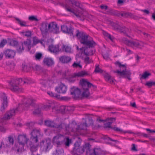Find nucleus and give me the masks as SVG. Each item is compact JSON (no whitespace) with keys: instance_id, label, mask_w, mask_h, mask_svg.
Returning a JSON list of instances; mask_svg holds the SVG:
<instances>
[{"instance_id":"obj_58","label":"nucleus","mask_w":155,"mask_h":155,"mask_svg":"<svg viewBox=\"0 0 155 155\" xmlns=\"http://www.w3.org/2000/svg\"><path fill=\"white\" fill-rule=\"evenodd\" d=\"M87 123L88 124V127L90 125H93V121L92 119L89 118L88 119V120L87 121Z\"/></svg>"},{"instance_id":"obj_7","label":"nucleus","mask_w":155,"mask_h":155,"mask_svg":"<svg viewBox=\"0 0 155 155\" xmlns=\"http://www.w3.org/2000/svg\"><path fill=\"white\" fill-rule=\"evenodd\" d=\"M116 65L118 66L120 68V70H117L114 71V73H117L121 76H123L124 75L127 76V78L129 80H130L131 78H130V76L131 74V73L130 71L127 70L126 64H122L121 63L117 61L115 63Z\"/></svg>"},{"instance_id":"obj_39","label":"nucleus","mask_w":155,"mask_h":155,"mask_svg":"<svg viewBox=\"0 0 155 155\" xmlns=\"http://www.w3.org/2000/svg\"><path fill=\"white\" fill-rule=\"evenodd\" d=\"M47 93L51 97H55L57 98H59L60 97V95L57 94H56L54 93L51 91H48Z\"/></svg>"},{"instance_id":"obj_47","label":"nucleus","mask_w":155,"mask_h":155,"mask_svg":"<svg viewBox=\"0 0 155 155\" xmlns=\"http://www.w3.org/2000/svg\"><path fill=\"white\" fill-rule=\"evenodd\" d=\"M145 85L148 86L149 87H152L153 85H155V82H147L145 84Z\"/></svg>"},{"instance_id":"obj_4","label":"nucleus","mask_w":155,"mask_h":155,"mask_svg":"<svg viewBox=\"0 0 155 155\" xmlns=\"http://www.w3.org/2000/svg\"><path fill=\"white\" fill-rule=\"evenodd\" d=\"M44 122L45 125L47 127L55 128L59 131L64 129L66 130L70 129L69 126L63 122L61 121L59 123H58L55 122L54 120H45Z\"/></svg>"},{"instance_id":"obj_60","label":"nucleus","mask_w":155,"mask_h":155,"mask_svg":"<svg viewBox=\"0 0 155 155\" xmlns=\"http://www.w3.org/2000/svg\"><path fill=\"white\" fill-rule=\"evenodd\" d=\"M108 119L110 120V121L107 122L109 124H110V125L112 124L113 121H115L116 120V118L115 117H111L110 118H108Z\"/></svg>"},{"instance_id":"obj_22","label":"nucleus","mask_w":155,"mask_h":155,"mask_svg":"<svg viewBox=\"0 0 155 155\" xmlns=\"http://www.w3.org/2000/svg\"><path fill=\"white\" fill-rule=\"evenodd\" d=\"M71 60V58L69 56H62L59 58V61L64 64H67L70 62Z\"/></svg>"},{"instance_id":"obj_13","label":"nucleus","mask_w":155,"mask_h":155,"mask_svg":"<svg viewBox=\"0 0 155 155\" xmlns=\"http://www.w3.org/2000/svg\"><path fill=\"white\" fill-rule=\"evenodd\" d=\"M31 137L30 138V140L28 141V143L31 142V143H35L38 142V137L40 135L39 130L34 129L31 133Z\"/></svg>"},{"instance_id":"obj_46","label":"nucleus","mask_w":155,"mask_h":155,"mask_svg":"<svg viewBox=\"0 0 155 155\" xmlns=\"http://www.w3.org/2000/svg\"><path fill=\"white\" fill-rule=\"evenodd\" d=\"M103 34L105 36H106L108 37L110 39L111 41H112L114 38L113 36H111L110 34L108 33L107 32L105 31H104L103 32Z\"/></svg>"},{"instance_id":"obj_26","label":"nucleus","mask_w":155,"mask_h":155,"mask_svg":"<svg viewBox=\"0 0 155 155\" xmlns=\"http://www.w3.org/2000/svg\"><path fill=\"white\" fill-rule=\"evenodd\" d=\"M49 50L51 52L56 53L59 51V45H51L49 46Z\"/></svg>"},{"instance_id":"obj_59","label":"nucleus","mask_w":155,"mask_h":155,"mask_svg":"<svg viewBox=\"0 0 155 155\" xmlns=\"http://www.w3.org/2000/svg\"><path fill=\"white\" fill-rule=\"evenodd\" d=\"M112 129H113L115 131L117 132H119L121 133H123L124 132V131L122 130L118 127H113Z\"/></svg>"},{"instance_id":"obj_35","label":"nucleus","mask_w":155,"mask_h":155,"mask_svg":"<svg viewBox=\"0 0 155 155\" xmlns=\"http://www.w3.org/2000/svg\"><path fill=\"white\" fill-rule=\"evenodd\" d=\"M16 20L18 21V23L21 26H27L28 25H26L27 23L26 21H22L21 20L18 18H17L15 19Z\"/></svg>"},{"instance_id":"obj_34","label":"nucleus","mask_w":155,"mask_h":155,"mask_svg":"<svg viewBox=\"0 0 155 155\" xmlns=\"http://www.w3.org/2000/svg\"><path fill=\"white\" fill-rule=\"evenodd\" d=\"M9 143H8V141L7 140H5V142H2L1 143H0V150L2 145L3 146V147L4 148H7L9 147Z\"/></svg>"},{"instance_id":"obj_23","label":"nucleus","mask_w":155,"mask_h":155,"mask_svg":"<svg viewBox=\"0 0 155 155\" xmlns=\"http://www.w3.org/2000/svg\"><path fill=\"white\" fill-rule=\"evenodd\" d=\"M7 97L4 96L3 97V102L1 107V111L2 112H4L5 109L7 108Z\"/></svg>"},{"instance_id":"obj_56","label":"nucleus","mask_w":155,"mask_h":155,"mask_svg":"<svg viewBox=\"0 0 155 155\" xmlns=\"http://www.w3.org/2000/svg\"><path fill=\"white\" fill-rule=\"evenodd\" d=\"M34 124L33 122H31L28 123L26 124L27 126L30 129H31L33 128L34 126Z\"/></svg>"},{"instance_id":"obj_49","label":"nucleus","mask_w":155,"mask_h":155,"mask_svg":"<svg viewBox=\"0 0 155 155\" xmlns=\"http://www.w3.org/2000/svg\"><path fill=\"white\" fill-rule=\"evenodd\" d=\"M42 57V54L40 53H36L35 54V58L36 60H40Z\"/></svg>"},{"instance_id":"obj_52","label":"nucleus","mask_w":155,"mask_h":155,"mask_svg":"<svg viewBox=\"0 0 155 155\" xmlns=\"http://www.w3.org/2000/svg\"><path fill=\"white\" fill-rule=\"evenodd\" d=\"M28 19L31 21H38V19L37 18L34 16H29L28 18Z\"/></svg>"},{"instance_id":"obj_44","label":"nucleus","mask_w":155,"mask_h":155,"mask_svg":"<svg viewBox=\"0 0 155 155\" xmlns=\"http://www.w3.org/2000/svg\"><path fill=\"white\" fill-rule=\"evenodd\" d=\"M23 35L27 37H30L31 35V31H28L22 32Z\"/></svg>"},{"instance_id":"obj_55","label":"nucleus","mask_w":155,"mask_h":155,"mask_svg":"<svg viewBox=\"0 0 155 155\" xmlns=\"http://www.w3.org/2000/svg\"><path fill=\"white\" fill-rule=\"evenodd\" d=\"M40 109L38 107L33 112V113L34 114L37 115L40 114Z\"/></svg>"},{"instance_id":"obj_3","label":"nucleus","mask_w":155,"mask_h":155,"mask_svg":"<svg viewBox=\"0 0 155 155\" xmlns=\"http://www.w3.org/2000/svg\"><path fill=\"white\" fill-rule=\"evenodd\" d=\"M35 104V100L32 98H24L23 103L21 104H19L18 107L15 109H13L10 110L7 112L5 114L3 118L5 120L10 119L12 117L15 115V113L18 111V109H20L21 107H23L24 109H26L30 106H34Z\"/></svg>"},{"instance_id":"obj_8","label":"nucleus","mask_w":155,"mask_h":155,"mask_svg":"<svg viewBox=\"0 0 155 155\" xmlns=\"http://www.w3.org/2000/svg\"><path fill=\"white\" fill-rule=\"evenodd\" d=\"M83 120L84 121L82 122L80 125L78 126L75 122H73L70 125V128L72 131L80 132L81 130H86L87 128L88 127V124L87 121L84 118Z\"/></svg>"},{"instance_id":"obj_15","label":"nucleus","mask_w":155,"mask_h":155,"mask_svg":"<svg viewBox=\"0 0 155 155\" xmlns=\"http://www.w3.org/2000/svg\"><path fill=\"white\" fill-rule=\"evenodd\" d=\"M48 28L50 32L55 34L59 33V28L55 22H53L49 23Z\"/></svg>"},{"instance_id":"obj_48","label":"nucleus","mask_w":155,"mask_h":155,"mask_svg":"<svg viewBox=\"0 0 155 155\" xmlns=\"http://www.w3.org/2000/svg\"><path fill=\"white\" fill-rule=\"evenodd\" d=\"M72 4V5H75L76 6L79 8H81V5L80 2L79 1H76L74 0V3Z\"/></svg>"},{"instance_id":"obj_24","label":"nucleus","mask_w":155,"mask_h":155,"mask_svg":"<svg viewBox=\"0 0 155 155\" xmlns=\"http://www.w3.org/2000/svg\"><path fill=\"white\" fill-rule=\"evenodd\" d=\"M4 54L5 56L8 58L14 57L15 55V51L13 50L7 49L5 51Z\"/></svg>"},{"instance_id":"obj_37","label":"nucleus","mask_w":155,"mask_h":155,"mask_svg":"<svg viewBox=\"0 0 155 155\" xmlns=\"http://www.w3.org/2000/svg\"><path fill=\"white\" fill-rule=\"evenodd\" d=\"M31 67L30 65L23 64L22 70L24 72H28L30 71Z\"/></svg>"},{"instance_id":"obj_36","label":"nucleus","mask_w":155,"mask_h":155,"mask_svg":"<svg viewBox=\"0 0 155 155\" xmlns=\"http://www.w3.org/2000/svg\"><path fill=\"white\" fill-rule=\"evenodd\" d=\"M34 144L33 143H31L30 142V143H28V146H29L30 147L31 150L32 152L35 151L37 150V146H35Z\"/></svg>"},{"instance_id":"obj_33","label":"nucleus","mask_w":155,"mask_h":155,"mask_svg":"<svg viewBox=\"0 0 155 155\" xmlns=\"http://www.w3.org/2000/svg\"><path fill=\"white\" fill-rule=\"evenodd\" d=\"M64 140V145H65L66 147H69L70 144L72 143V140L68 137H67Z\"/></svg>"},{"instance_id":"obj_2","label":"nucleus","mask_w":155,"mask_h":155,"mask_svg":"<svg viewBox=\"0 0 155 155\" xmlns=\"http://www.w3.org/2000/svg\"><path fill=\"white\" fill-rule=\"evenodd\" d=\"M80 84L83 91L82 94H81L80 89L74 87H71L70 91L71 94L73 95V98L75 100H77L80 98L81 96L82 97H88L90 95V93L89 91V88L91 87L94 88H96L97 87L96 86L88 81L87 79L84 78L80 80Z\"/></svg>"},{"instance_id":"obj_19","label":"nucleus","mask_w":155,"mask_h":155,"mask_svg":"<svg viewBox=\"0 0 155 155\" xmlns=\"http://www.w3.org/2000/svg\"><path fill=\"white\" fill-rule=\"evenodd\" d=\"M61 6L63 8H64L67 11L73 13L77 18H79L81 17L80 15L75 12L74 10L71 9L70 6L68 4H61Z\"/></svg>"},{"instance_id":"obj_42","label":"nucleus","mask_w":155,"mask_h":155,"mask_svg":"<svg viewBox=\"0 0 155 155\" xmlns=\"http://www.w3.org/2000/svg\"><path fill=\"white\" fill-rule=\"evenodd\" d=\"M120 15H121L122 17H123L125 18H127L129 16H130L131 15V14H130L128 12H123L121 13H120Z\"/></svg>"},{"instance_id":"obj_1","label":"nucleus","mask_w":155,"mask_h":155,"mask_svg":"<svg viewBox=\"0 0 155 155\" xmlns=\"http://www.w3.org/2000/svg\"><path fill=\"white\" fill-rule=\"evenodd\" d=\"M74 147L72 150V153L74 155H81L86 150V155H105L107 152L102 150L100 148H91L89 143H87L83 146H80V143L78 142L74 144Z\"/></svg>"},{"instance_id":"obj_18","label":"nucleus","mask_w":155,"mask_h":155,"mask_svg":"<svg viewBox=\"0 0 155 155\" xmlns=\"http://www.w3.org/2000/svg\"><path fill=\"white\" fill-rule=\"evenodd\" d=\"M67 89V87L64 84L61 83L56 87L55 90L58 93L64 94L66 92Z\"/></svg>"},{"instance_id":"obj_27","label":"nucleus","mask_w":155,"mask_h":155,"mask_svg":"<svg viewBox=\"0 0 155 155\" xmlns=\"http://www.w3.org/2000/svg\"><path fill=\"white\" fill-rule=\"evenodd\" d=\"M87 47H82L79 48L80 50L82 51V53H84V55L86 56H88L89 55H92L93 54V51L92 50L91 51V52L90 51L88 52Z\"/></svg>"},{"instance_id":"obj_30","label":"nucleus","mask_w":155,"mask_h":155,"mask_svg":"<svg viewBox=\"0 0 155 155\" xmlns=\"http://www.w3.org/2000/svg\"><path fill=\"white\" fill-rule=\"evenodd\" d=\"M23 43V45H24L27 47L28 49V51H29L31 48V41L30 39H27L25 41H24Z\"/></svg>"},{"instance_id":"obj_12","label":"nucleus","mask_w":155,"mask_h":155,"mask_svg":"<svg viewBox=\"0 0 155 155\" xmlns=\"http://www.w3.org/2000/svg\"><path fill=\"white\" fill-rule=\"evenodd\" d=\"M76 36L81 43L84 45L87 41L89 35L85 32L82 31H80L78 30H76Z\"/></svg>"},{"instance_id":"obj_54","label":"nucleus","mask_w":155,"mask_h":155,"mask_svg":"<svg viewBox=\"0 0 155 155\" xmlns=\"http://www.w3.org/2000/svg\"><path fill=\"white\" fill-rule=\"evenodd\" d=\"M40 40H38L36 37H34L33 38V44L34 45H36L37 44L39 43Z\"/></svg>"},{"instance_id":"obj_6","label":"nucleus","mask_w":155,"mask_h":155,"mask_svg":"<svg viewBox=\"0 0 155 155\" xmlns=\"http://www.w3.org/2000/svg\"><path fill=\"white\" fill-rule=\"evenodd\" d=\"M28 83L26 81H23L22 78L14 79L10 81V89L12 91L20 92L22 91V89L18 86L19 84Z\"/></svg>"},{"instance_id":"obj_28","label":"nucleus","mask_w":155,"mask_h":155,"mask_svg":"<svg viewBox=\"0 0 155 155\" xmlns=\"http://www.w3.org/2000/svg\"><path fill=\"white\" fill-rule=\"evenodd\" d=\"M84 45L88 46L89 48H92L96 45V44L93 40H88Z\"/></svg>"},{"instance_id":"obj_31","label":"nucleus","mask_w":155,"mask_h":155,"mask_svg":"<svg viewBox=\"0 0 155 155\" xmlns=\"http://www.w3.org/2000/svg\"><path fill=\"white\" fill-rule=\"evenodd\" d=\"M16 50L18 53H21L24 50V47L22 42L19 43L16 47Z\"/></svg>"},{"instance_id":"obj_45","label":"nucleus","mask_w":155,"mask_h":155,"mask_svg":"<svg viewBox=\"0 0 155 155\" xmlns=\"http://www.w3.org/2000/svg\"><path fill=\"white\" fill-rule=\"evenodd\" d=\"M86 56V57L84 59V61L87 64H88L91 63L93 62V61L91 60L89 58Z\"/></svg>"},{"instance_id":"obj_57","label":"nucleus","mask_w":155,"mask_h":155,"mask_svg":"<svg viewBox=\"0 0 155 155\" xmlns=\"http://www.w3.org/2000/svg\"><path fill=\"white\" fill-rule=\"evenodd\" d=\"M104 127L105 129L108 128L112 129L113 128V127L110 125V124H109L108 122H107L104 124Z\"/></svg>"},{"instance_id":"obj_11","label":"nucleus","mask_w":155,"mask_h":155,"mask_svg":"<svg viewBox=\"0 0 155 155\" xmlns=\"http://www.w3.org/2000/svg\"><path fill=\"white\" fill-rule=\"evenodd\" d=\"M39 146L41 151L46 152L49 150L51 148V140L49 139H45L41 140Z\"/></svg>"},{"instance_id":"obj_50","label":"nucleus","mask_w":155,"mask_h":155,"mask_svg":"<svg viewBox=\"0 0 155 155\" xmlns=\"http://www.w3.org/2000/svg\"><path fill=\"white\" fill-rule=\"evenodd\" d=\"M7 43V41L6 39H3L1 41L0 43V48L3 47Z\"/></svg>"},{"instance_id":"obj_20","label":"nucleus","mask_w":155,"mask_h":155,"mask_svg":"<svg viewBox=\"0 0 155 155\" xmlns=\"http://www.w3.org/2000/svg\"><path fill=\"white\" fill-rule=\"evenodd\" d=\"M54 77L50 79H41L40 80V83L41 85L42 86L45 87L48 83V81L51 82L52 83H54Z\"/></svg>"},{"instance_id":"obj_14","label":"nucleus","mask_w":155,"mask_h":155,"mask_svg":"<svg viewBox=\"0 0 155 155\" xmlns=\"http://www.w3.org/2000/svg\"><path fill=\"white\" fill-rule=\"evenodd\" d=\"M48 24L47 22H44L42 23L40 25V29L42 35L44 37L46 36L47 34H48Z\"/></svg>"},{"instance_id":"obj_5","label":"nucleus","mask_w":155,"mask_h":155,"mask_svg":"<svg viewBox=\"0 0 155 155\" xmlns=\"http://www.w3.org/2000/svg\"><path fill=\"white\" fill-rule=\"evenodd\" d=\"M19 144H15L13 148V149L16 151L17 153L21 152L23 149L25 144L26 143L27 145H28V138H27L26 135H19L18 137Z\"/></svg>"},{"instance_id":"obj_9","label":"nucleus","mask_w":155,"mask_h":155,"mask_svg":"<svg viewBox=\"0 0 155 155\" xmlns=\"http://www.w3.org/2000/svg\"><path fill=\"white\" fill-rule=\"evenodd\" d=\"M110 24L114 29L121 33L125 34L130 32V30L128 28L124 26L121 25L118 22L111 21Z\"/></svg>"},{"instance_id":"obj_17","label":"nucleus","mask_w":155,"mask_h":155,"mask_svg":"<svg viewBox=\"0 0 155 155\" xmlns=\"http://www.w3.org/2000/svg\"><path fill=\"white\" fill-rule=\"evenodd\" d=\"M61 30L64 33L70 34V35H73L74 28L71 26L68 27L64 25H61Z\"/></svg>"},{"instance_id":"obj_16","label":"nucleus","mask_w":155,"mask_h":155,"mask_svg":"<svg viewBox=\"0 0 155 155\" xmlns=\"http://www.w3.org/2000/svg\"><path fill=\"white\" fill-rule=\"evenodd\" d=\"M88 74L87 72L85 71H81L79 72L78 73H74L73 74L71 75V77L69 78V81L71 82H74L75 80H73L72 78H75L76 77H82L84 76L87 75Z\"/></svg>"},{"instance_id":"obj_51","label":"nucleus","mask_w":155,"mask_h":155,"mask_svg":"<svg viewBox=\"0 0 155 155\" xmlns=\"http://www.w3.org/2000/svg\"><path fill=\"white\" fill-rule=\"evenodd\" d=\"M111 15L119 17L120 16V12L117 11H114L111 12Z\"/></svg>"},{"instance_id":"obj_38","label":"nucleus","mask_w":155,"mask_h":155,"mask_svg":"<svg viewBox=\"0 0 155 155\" xmlns=\"http://www.w3.org/2000/svg\"><path fill=\"white\" fill-rule=\"evenodd\" d=\"M18 44V42L17 41L15 40H12L10 42V45L16 47Z\"/></svg>"},{"instance_id":"obj_41","label":"nucleus","mask_w":155,"mask_h":155,"mask_svg":"<svg viewBox=\"0 0 155 155\" xmlns=\"http://www.w3.org/2000/svg\"><path fill=\"white\" fill-rule=\"evenodd\" d=\"M62 49L66 52H71V48L68 46L64 45L62 46Z\"/></svg>"},{"instance_id":"obj_10","label":"nucleus","mask_w":155,"mask_h":155,"mask_svg":"<svg viewBox=\"0 0 155 155\" xmlns=\"http://www.w3.org/2000/svg\"><path fill=\"white\" fill-rule=\"evenodd\" d=\"M123 41L127 45L132 48L135 47L141 49L144 46L142 42L137 41L129 40L126 38H124Z\"/></svg>"},{"instance_id":"obj_61","label":"nucleus","mask_w":155,"mask_h":155,"mask_svg":"<svg viewBox=\"0 0 155 155\" xmlns=\"http://www.w3.org/2000/svg\"><path fill=\"white\" fill-rule=\"evenodd\" d=\"M100 7L101 9H104L105 10H106L108 8V6L106 5H100Z\"/></svg>"},{"instance_id":"obj_63","label":"nucleus","mask_w":155,"mask_h":155,"mask_svg":"<svg viewBox=\"0 0 155 155\" xmlns=\"http://www.w3.org/2000/svg\"><path fill=\"white\" fill-rule=\"evenodd\" d=\"M132 146L131 148V150L133 151H137V150L136 149L135 147V145L134 144H132Z\"/></svg>"},{"instance_id":"obj_32","label":"nucleus","mask_w":155,"mask_h":155,"mask_svg":"<svg viewBox=\"0 0 155 155\" xmlns=\"http://www.w3.org/2000/svg\"><path fill=\"white\" fill-rule=\"evenodd\" d=\"M151 75V74L148 71H145L143 74L141 75L140 77V79H146L149 76Z\"/></svg>"},{"instance_id":"obj_25","label":"nucleus","mask_w":155,"mask_h":155,"mask_svg":"<svg viewBox=\"0 0 155 155\" xmlns=\"http://www.w3.org/2000/svg\"><path fill=\"white\" fill-rule=\"evenodd\" d=\"M43 62L45 65L48 67L51 66L54 63L53 59L51 58H45L43 60Z\"/></svg>"},{"instance_id":"obj_53","label":"nucleus","mask_w":155,"mask_h":155,"mask_svg":"<svg viewBox=\"0 0 155 155\" xmlns=\"http://www.w3.org/2000/svg\"><path fill=\"white\" fill-rule=\"evenodd\" d=\"M72 66L74 68H77L79 67L80 68H82V66L79 63H77L75 62L74 63L72 64Z\"/></svg>"},{"instance_id":"obj_40","label":"nucleus","mask_w":155,"mask_h":155,"mask_svg":"<svg viewBox=\"0 0 155 155\" xmlns=\"http://www.w3.org/2000/svg\"><path fill=\"white\" fill-rule=\"evenodd\" d=\"M8 142L9 144L11 145H13L14 143V140L13 137L12 135H9L8 137Z\"/></svg>"},{"instance_id":"obj_43","label":"nucleus","mask_w":155,"mask_h":155,"mask_svg":"<svg viewBox=\"0 0 155 155\" xmlns=\"http://www.w3.org/2000/svg\"><path fill=\"white\" fill-rule=\"evenodd\" d=\"M94 72L97 73H103V70L100 68L99 65H98L96 66L95 69L94 70Z\"/></svg>"},{"instance_id":"obj_64","label":"nucleus","mask_w":155,"mask_h":155,"mask_svg":"<svg viewBox=\"0 0 155 155\" xmlns=\"http://www.w3.org/2000/svg\"><path fill=\"white\" fill-rule=\"evenodd\" d=\"M51 107V105L50 104H49L48 105H46L44 106V108L45 109H49Z\"/></svg>"},{"instance_id":"obj_29","label":"nucleus","mask_w":155,"mask_h":155,"mask_svg":"<svg viewBox=\"0 0 155 155\" xmlns=\"http://www.w3.org/2000/svg\"><path fill=\"white\" fill-rule=\"evenodd\" d=\"M104 77L105 80L109 81L111 84L113 83L115 81L114 79L111 78V76L108 73H106L104 75Z\"/></svg>"},{"instance_id":"obj_62","label":"nucleus","mask_w":155,"mask_h":155,"mask_svg":"<svg viewBox=\"0 0 155 155\" xmlns=\"http://www.w3.org/2000/svg\"><path fill=\"white\" fill-rule=\"evenodd\" d=\"M104 58L106 60H108L109 58L108 54L106 53L103 54Z\"/></svg>"},{"instance_id":"obj_21","label":"nucleus","mask_w":155,"mask_h":155,"mask_svg":"<svg viewBox=\"0 0 155 155\" xmlns=\"http://www.w3.org/2000/svg\"><path fill=\"white\" fill-rule=\"evenodd\" d=\"M60 136L59 135H57L54 136L53 138L54 141L57 144V147H62L64 145V140L61 141L60 140Z\"/></svg>"}]
</instances>
